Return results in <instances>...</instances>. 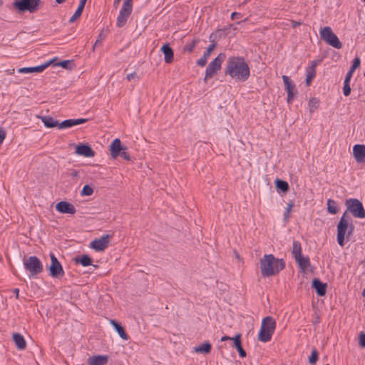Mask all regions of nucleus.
Instances as JSON below:
<instances>
[{"mask_svg": "<svg viewBox=\"0 0 365 365\" xmlns=\"http://www.w3.org/2000/svg\"><path fill=\"white\" fill-rule=\"evenodd\" d=\"M225 74L237 81L244 82L249 78L250 69L243 57L232 56L227 61Z\"/></svg>", "mask_w": 365, "mask_h": 365, "instance_id": "f257e3e1", "label": "nucleus"}, {"mask_svg": "<svg viewBox=\"0 0 365 365\" xmlns=\"http://www.w3.org/2000/svg\"><path fill=\"white\" fill-rule=\"evenodd\" d=\"M284 267V260L274 257L272 254L264 255L260 259L261 274L263 277L275 275Z\"/></svg>", "mask_w": 365, "mask_h": 365, "instance_id": "f03ea898", "label": "nucleus"}, {"mask_svg": "<svg viewBox=\"0 0 365 365\" xmlns=\"http://www.w3.org/2000/svg\"><path fill=\"white\" fill-rule=\"evenodd\" d=\"M354 229V226L350 222L349 217H347L346 212H345L337 225L336 240L341 247L344 245L345 237L348 239L353 234Z\"/></svg>", "mask_w": 365, "mask_h": 365, "instance_id": "7ed1b4c3", "label": "nucleus"}, {"mask_svg": "<svg viewBox=\"0 0 365 365\" xmlns=\"http://www.w3.org/2000/svg\"><path fill=\"white\" fill-rule=\"evenodd\" d=\"M276 328V322L272 317H266L262 319L260 330L258 334V339L262 342H268Z\"/></svg>", "mask_w": 365, "mask_h": 365, "instance_id": "20e7f679", "label": "nucleus"}, {"mask_svg": "<svg viewBox=\"0 0 365 365\" xmlns=\"http://www.w3.org/2000/svg\"><path fill=\"white\" fill-rule=\"evenodd\" d=\"M24 269L29 272V279L35 278L43 271V265L41 261L36 256H30L24 259Z\"/></svg>", "mask_w": 365, "mask_h": 365, "instance_id": "39448f33", "label": "nucleus"}, {"mask_svg": "<svg viewBox=\"0 0 365 365\" xmlns=\"http://www.w3.org/2000/svg\"><path fill=\"white\" fill-rule=\"evenodd\" d=\"M345 205L347 210L349 211L352 215L357 218L365 217V210L362 202L356 198L347 199L345 202Z\"/></svg>", "mask_w": 365, "mask_h": 365, "instance_id": "423d86ee", "label": "nucleus"}, {"mask_svg": "<svg viewBox=\"0 0 365 365\" xmlns=\"http://www.w3.org/2000/svg\"><path fill=\"white\" fill-rule=\"evenodd\" d=\"M321 38L332 47L339 49L342 47V43L337 36L332 31L329 26H325L320 31Z\"/></svg>", "mask_w": 365, "mask_h": 365, "instance_id": "0eeeda50", "label": "nucleus"}, {"mask_svg": "<svg viewBox=\"0 0 365 365\" xmlns=\"http://www.w3.org/2000/svg\"><path fill=\"white\" fill-rule=\"evenodd\" d=\"M225 57L226 56L224 53H220L209 63L205 70L204 82H207V79L212 78L219 70H220L222 63L225 59Z\"/></svg>", "mask_w": 365, "mask_h": 365, "instance_id": "6e6552de", "label": "nucleus"}, {"mask_svg": "<svg viewBox=\"0 0 365 365\" xmlns=\"http://www.w3.org/2000/svg\"><path fill=\"white\" fill-rule=\"evenodd\" d=\"M41 0H17L13 4L19 11H29L30 13H34L38 10Z\"/></svg>", "mask_w": 365, "mask_h": 365, "instance_id": "1a4fd4ad", "label": "nucleus"}, {"mask_svg": "<svg viewBox=\"0 0 365 365\" xmlns=\"http://www.w3.org/2000/svg\"><path fill=\"white\" fill-rule=\"evenodd\" d=\"M51 264L49 266V274L53 278H61L64 275V270L55 255L50 253Z\"/></svg>", "mask_w": 365, "mask_h": 365, "instance_id": "9d476101", "label": "nucleus"}, {"mask_svg": "<svg viewBox=\"0 0 365 365\" xmlns=\"http://www.w3.org/2000/svg\"><path fill=\"white\" fill-rule=\"evenodd\" d=\"M110 235H106L99 239L93 240L90 244V247L96 251H103L108 247Z\"/></svg>", "mask_w": 365, "mask_h": 365, "instance_id": "9b49d317", "label": "nucleus"}, {"mask_svg": "<svg viewBox=\"0 0 365 365\" xmlns=\"http://www.w3.org/2000/svg\"><path fill=\"white\" fill-rule=\"evenodd\" d=\"M282 79L284 83L285 90L287 93V103H292L294 93L297 92L295 85L287 76H282Z\"/></svg>", "mask_w": 365, "mask_h": 365, "instance_id": "f8f14e48", "label": "nucleus"}, {"mask_svg": "<svg viewBox=\"0 0 365 365\" xmlns=\"http://www.w3.org/2000/svg\"><path fill=\"white\" fill-rule=\"evenodd\" d=\"M53 60H50L46 63L34 67H23L18 70L20 73H41L50 66Z\"/></svg>", "mask_w": 365, "mask_h": 365, "instance_id": "ddd939ff", "label": "nucleus"}, {"mask_svg": "<svg viewBox=\"0 0 365 365\" xmlns=\"http://www.w3.org/2000/svg\"><path fill=\"white\" fill-rule=\"evenodd\" d=\"M56 209L60 213L73 215L76 212V209L74 205L66 201L58 202L56 205Z\"/></svg>", "mask_w": 365, "mask_h": 365, "instance_id": "4468645a", "label": "nucleus"}, {"mask_svg": "<svg viewBox=\"0 0 365 365\" xmlns=\"http://www.w3.org/2000/svg\"><path fill=\"white\" fill-rule=\"evenodd\" d=\"M132 11L123 7L120 9L118 16L117 17L116 26L118 28H122L125 25L127 21L131 14Z\"/></svg>", "mask_w": 365, "mask_h": 365, "instance_id": "2eb2a0df", "label": "nucleus"}, {"mask_svg": "<svg viewBox=\"0 0 365 365\" xmlns=\"http://www.w3.org/2000/svg\"><path fill=\"white\" fill-rule=\"evenodd\" d=\"M353 155L358 163H365V145H355L353 147Z\"/></svg>", "mask_w": 365, "mask_h": 365, "instance_id": "dca6fc26", "label": "nucleus"}, {"mask_svg": "<svg viewBox=\"0 0 365 365\" xmlns=\"http://www.w3.org/2000/svg\"><path fill=\"white\" fill-rule=\"evenodd\" d=\"M76 153L86 158H92L95 155V152L86 144H79L76 145Z\"/></svg>", "mask_w": 365, "mask_h": 365, "instance_id": "f3484780", "label": "nucleus"}, {"mask_svg": "<svg viewBox=\"0 0 365 365\" xmlns=\"http://www.w3.org/2000/svg\"><path fill=\"white\" fill-rule=\"evenodd\" d=\"M87 121H88L87 118L67 119V120H65L59 123L58 128L59 129L68 128H71L75 125H78L84 123Z\"/></svg>", "mask_w": 365, "mask_h": 365, "instance_id": "a211bd4d", "label": "nucleus"}, {"mask_svg": "<svg viewBox=\"0 0 365 365\" xmlns=\"http://www.w3.org/2000/svg\"><path fill=\"white\" fill-rule=\"evenodd\" d=\"M216 46V43H215L214 40L212 41V43L209 45V46L207 48V50L204 52L202 56L197 61V64L200 66L203 67L206 65L207 62V59L210 56L211 52L214 50V48Z\"/></svg>", "mask_w": 365, "mask_h": 365, "instance_id": "6ab92c4d", "label": "nucleus"}, {"mask_svg": "<svg viewBox=\"0 0 365 365\" xmlns=\"http://www.w3.org/2000/svg\"><path fill=\"white\" fill-rule=\"evenodd\" d=\"M12 339L18 350H24L26 347V341L24 336L18 332L12 334Z\"/></svg>", "mask_w": 365, "mask_h": 365, "instance_id": "aec40b11", "label": "nucleus"}, {"mask_svg": "<svg viewBox=\"0 0 365 365\" xmlns=\"http://www.w3.org/2000/svg\"><path fill=\"white\" fill-rule=\"evenodd\" d=\"M108 361V356L106 355L92 356L88 359V365H105Z\"/></svg>", "mask_w": 365, "mask_h": 365, "instance_id": "412c9836", "label": "nucleus"}, {"mask_svg": "<svg viewBox=\"0 0 365 365\" xmlns=\"http://www.w3.org/2000/svg\"><path fill=\"white\" fill-rule=\"evenodd\" d=\"M160 51L164 54V59L165 63H170L174 58V53L172 48L168 43H165L160 48Z\"/></svg>", "mask_w": 365, "mask_h": 365, "instance_id": "4be33fe9", "label": "nucleus"}, {"mask_svg": "<svg viewBox=\"0 0 365 365\" xmlns=\"http://www.w3.org/2000/svg\"><path fill=\"white\" fill-rule=\"evenodd\" d=\"M110 154L113 158H116L120 155V151L124 148L121 146L120 139H114L110 144Z\"/></svg>", "mask_w": 365, "mask_h": 365, "instance_id": "5701e85b", "label": "nucleus"}, {"mask_svg": "<svg viewBox=\"0 0 365 365\" xmlns=\"http://www.w3.org/2000/svg\"><path fill=\"white\" fill-rule=\"evenodd\" d=\"M312 287L315 289L317 294L320 296H324L327 292V284L322 282L316 278L312 280Z\"/></svg>", "mask_w": 365, "mask_h": 365, "instance_id": "b1692460", "label": "nucleus"}, {"mask_svg": "<svg viewBox=\"0 0 365 365\" xmlns=\"http://www.w3.org/2000/svg\"><path fill=\"white\" fill-rule=\"evenodd\" d=\"M233 346L236 348L241 358H245L247 355L241 343V334H238L233 337Z\"/></svg>", "mask_w": 365, "mask_h": 365, "instance_id": "393cba45", "label": "nucleus"}, {"mask_svg": "<svg viewBox=\"0 0 365 365\" xmlns=\"http://www.w3.org/2000/svg\"><path fill=\"white\" fill-rule=\"evenodd\" d=\"M302 271L304 272L310 267V260L308 256H299L294 259Z\"/></svg>", "mask_w": 365, "mask_h": 365, "instance_id": "a878e982", "label": "nucleus"}, {"mask_svg": "<svg viewBox=\"0 0 365 365\" xmlns=\"http://www.w3.org/2000/svg\"><path fill=\"white\" fill-rule=\"evenodd\" d=\"M110 324L113 327L115 330L117 331L120 338L124 340H128V336L125 333L123 327L114 319L110 321Z\"/></svg>", "mask_w": 365, "mask_h": 365, "instance_id": "bb28decb", "label": "nucleus"}, {"mask_svg": "<svg viewBox=\"0 0 365 365\" xmlns=\"http://www.w3.org/2000/svg\"><path fill=\"white\" fill-rule=\"evenodd\" d=\"M41 120L46 128H51L56 126L58 127V121L49 115L42 116L41 117Z\"/></svg>", "mask_w": 365, "mask_h": 365, "instance_id": "cd10ccee", "label": "nucleus"}, {"mask_svg": "<svg viewBox=\"0 0 365 365\" xmlns=\"http://www.w3.org/2000/svg\"><path fill=\"white\" fill-rule=\"evenodd\" d=\"M74 262L76 264H81L83 267H87L92 264V259L88 255H83L74 258Z\"/></svg>", "mask_w": 365, "mask_h": 365, "instance_id": "c85d7f7f", "label": "nucleus"}, {"mask_svg": "<svg viewBox=\"0 0 365 365\" xmlns=\"http://www.w3.org/2000/svg\"><path fill=\"white\" fill-rule=\"evenodd\" d=\"M361 60L359 57H356L354 61L351 66L350 67L349 71L346 73L345 78L350 79L352 77L353 73L356 70V68H358L360 66Z\"/></svg>", "mask_w": 365, "mask_h": 365, "instance_id": "c756f323", "label": "nucleus"}, {"mask_svg": "<svg viewBox=\"0 0 365 365\" xmlns=\"http://www.w3.org/2000/svg\"><path fill=\"white\" fill-rule=\"evenodd\" d=\"M275 186L278 190H280L283 192H287L289 190V184L287 182L277 178L274 181Z\"/></svg>", "mask_w": 365, "mask_h": 365, "instance_id": "7c9ffc66", "label": "nucleus"}, {"mask_svg": "<svg viewBox=\"0 0 365 365\" xmlns=\"http://www.w3.org/2000/svg\"><path fill=\"white\" fill-rule=\"evenodd\" d=\"M292 254L294 258H297L302 255V245L299 241L294 240L292 243Z\"/></svg>", "mask_w": 365, "mask_h": 365, "instance_id": "2f4dec72", "label": "nucleus"}, {"mask_svg": "<svg viewBox=\"0 0 365 365\" xmlns=\"http://www.w3.org/2000/svg\"><path fill=\"white\" fill-rule=\"evenodd\" d=\"M327 211L332 215H335L338 212L339 208L337 202L335 200L332 199H329L327 200Z\"/></svg>", "mask_w": 365, "mask_h": 365, "instance_id": "473e14b6", "label": "nucleus"}, {"mask_svg": "<svg viewBox=\"0 0 365 365\" xmlns=\"http://www.w3.org/2000/svg\"><path fill=\"white\" fill-rule=\"evenodd\" d=\"M211 344L209 342H205L195 347V351L197 353L208 354L211 351Z\"/></svg>", "mask_w": 365, "mask_h": 365, "instance_id": "72a5a7b5", "label": "nucleus"}, {"mask_svg": "<svg viewBox=\"0 0 365 365\" xmlns=\"http://www.w3.org/2000/svg\"><path fill=\"white\" fill-rule=\"evenodd\" d=\"M84 7H85V4H83V3L80 2L75 13L70 18V19L68 21L69 23H73L76 19H78L81 16Z\"/></svg>", "mask_w": 365, "mask_h": 365, "instance_id": "f704fd0d", "label": "nucleus"}, {"mask_svg": "<svg viewBox=\"0 0 365 365\" xmlns=\"http://www.w3.org/2000/svg\"><path fill=\"white\" fill-rule=\"evenodd\" d=\"M315 76L316 70H314L313 67H308L306 71V84L307 86H310Z\"/></svg>", "mask_w": 365, "mask_h": 365, "instance_id": "c9c22d12", "label": "nucleus"}, {"mask_svg": "<svg viewBox=\"0 0 365 365\" xmlns=\"http://www.w3.org/2000/svg\"><path fill=\"white\" fill-rule=\"evenodd\" d=\"M199 42V39H193L192 41L190 42H187L184 48H183V51H187L188 53H192L195 48V47L196 46V45Z\"/></svg>", "mask_w": 365, "mask_h": 365, "instance_id": "e433bc0d", "label": "nucleus"}, {"mask_svg": "<svg viewBox=\"0 0 365 365\" xmlns=\"http://www.w3.org/2000/svg\"><path fill=\"white\" fill-rule=\"evenodd\" d=\"M319 105V101L317 98H312L309 99L308 103V106L309 109V112L313 113L314 110L318 108Z\"/></svg>", "mask_w": 365, "mask_h": 365, "instance_id": "4c0bfd02", "label": "nucleus"}, {"mask_svg": "<svg viewBox=\"0 0 365 365\" xmlns=\"http://www.w3.org/2000/svg\"><path fill=\"white\" fill-rule=\"evenodd\" d=\"M350 79H344V86H343V93L345 96H349L351 93V87H350Z\"/></svg>", "mask_w": 365, "mask_h": 365, "instance_id": "58836bf2", "label": "nucleus"}, {"mask_svg": "<svg viewBox=\"0 0 365 365\" xmlns=\"http://www.w3.org/2000/svg\"><path fill=\"white\" fill-rule=\"evenodd\" d=\"M319 353L316 349H313L311 355L309 357V363L312 365L316 364L318 360Z\"/></svg>", "mask_w": 365, "mask_h": 365, "instance_id": "ea45409f", "label": "nucleus"}, {"mask_svg": "<svg viewBox=\"0 0 365 365\" xmlns=\"http://www.w3.org/2000/svg\"><path fill=\"white\" fill-rule=\"evenodd\" d=\"M93 188L88 185H85L83 187V189L81 192V195L82 196H89V195H91L93 194Z\"/></svg>", "mask_w": 365, "mask_h": 365, "instance_id": "a19ab883", "label": "nucleus"}, {"mask_svg": "<svg viewBox=\"0 0 365 365\" xmlns=\"http://www.w3.org/2000/svg\"><path fill=\"white\" fill-rule=\"evenodd\" d=\"M119 156H120L121 158H123V159H125L126 160H130V156L128 154V153L127 152V148H125V147H124V148L120 151Z\"/></svg>", "mask_w": 365, "mask_h": 365, "instance_id": "79ce46f5", "label": "nucleus"}, {"mask_svg": "<svg viewBox=\"0 0 365 365\" xmlns=\"http://www.w3.org/2000/svg\"><path fill=\"white\" fill-rule=\"evenodd\" d=\"M292 207H293V204L292 202L289 203L287 205L286 210L284 211V220H287V219H288L289 217V213H290V211H291Z\"/></svg>", "mask_w": 365, "mask_h": 365, "instance_id": "37998d69", "label": "nucleus"}, {"mask_svg": "<svg viewBox=\"0 0 365 365\" xmlns=\"http://www.w3.org/2000/svg\"><path fill=\"white\" fill-rule=\"evenodd\" d=\"M133 0H124L122 7L133 11Z\"/></svg>", "mask_w": 365, "mask_h": 365, "instance_id": "c03bdc74", "label": "nucleus"}, {"mask_svg": "<svg viewBox=\"0 0 365 365\" xmlns=\"http://www.w3.org/2000/svg\"><path fill=\"white\" fill-rule=\"evenodd\" d=\"M71 61L69 60H65L59 62L57 65L63 68H68V65L71 64Z\"/></svg>", "mask_w": 365, "mask_h": 365, "instance_id": "a18cd8bd", "label": "nucleus"}, {"mask_svg": "<svg viewBox=\"0 0 365 365\" xmlns=\"http://www.w3.org/2000/svg\"><path fill=\"white\" fill-rule=\"evenodd\" d=\"M359 344L361 347H365V333L364 332L359 334Z\"/></svg>", "mask_w": 365, "mask_h": 365, "instance_id": "49530a36", "label": "nucleus"}, {"mask_svg": "<svg viewBox=\"0 0 365 365\" xmlns=\"http://www.w3.org/2000/svg\"><path fill=\"white\" fill-rule=\"evenodd\" d=\"M105 36H103V33H100L99 35L98 36V38L95 42V44L93 46V48H95L96 46H97L98 43H101L103 40L104 39Z\"/></svg>", "mask_w": 365, "mask_h": 365, "instance_id": "de8ad7c7", "label": "nucleus"}, {"mask_svg": "<svg viewBox=\"0 0 365 365\" xmlns=\"http://www.w3.org/2000/svg\"><path fill=\"white\" fill-rule=\"evenodd\" d=\"M6 138V132L3 129L0 128V146L3 143Z\"/></svg>", "mask_w": 365, "mask_h": 365, "instance_id": "09e8293b", "label": "nucleus"}, {"mask_svg": "<svg viewBox=\"0 0 365 365\" xmlns=\"http://www.w3.org/2000/svg\"><path fill=\"white\" fill-rule=\"evenodd\" d=\"M126 78L128 81H130L133 79L138 78L137 76V73L135 72H133L127 75Z\"/></svg>", "mask_w": 365, "mask_h": 365, "instance_id": "8fccbe9b", "label": "nucleus"}, {"mask_svg": "<svg viewBox=\"0 0 365 365\" xmlns=\"http://www.w3.org/2000/svg\"><path fill=\"white\" fill-rule=\"evenodd\" d=\"M242 17V14L238 12H232L231 14V19L232 20L238 19Z\"/></svg>", "mask_w": 365, "mask_h": 365, "instance_id": "3c124183", "label": "nucleus"}, {"mask_svg": "<svg viewBox=\"0 0 365 365\" xmlns=\"http://www.w3.org/2000/svg\"><path fill=\"white\" fill-rule=\"evenodd\" d=\"M228 340L233 341V337H231L229 336H224L221 338L222 341H228Z\"/></svg>", "mask_w": 365, "mask_h": 365, "instance_id": "603ef678", "label": "nucleus"}, {"mask_svg": "<svg viewBox=\"0 0 365 365\" xmlns=\"http://www.w3.org/2000/svg\"><path fill=\"white\" fill-rule=\"evenodd\" d=\"M12 292L15 294L16 297L18 298L19 297V289L18 288H15V289H13Z\"/></svg>", "mask_w": 365, "mask_h": 365, "instance_id": "864d4df0", "label": "nucleus"}, {"mask_svg": "<svg viewBox=\"0 0 365 365\" xmlns=\"http://www.w3.org/2000/svg\"><path fill=\"white\" fill-rule=\"evenodd\" d=\"M120 1L121 0H114V3H113L114 6L117 7L119 5V3L120 2Z\"/></svg>", "mask_w": 365, "mask_h": 365, "instance_id": "5fc2aeb1", "label": "nucleus"}, {"mask_svg": "<svg viewBox=\"0 0 365 365\" xmlns=\"http://www.w3.org/2000/svg\"><path fill=\"white\" fill-rule=\"evenodd\" d=\"M317 61H312V65L309 67H313L314 70H316Z\"/></svg>", "mask_w": 365, "mask_h": 365, "instance_id": "6e6d98bb", "label": "nucleus"}, {"mask_svg": "<svg viewBox=\"0 0 365 365\" xmlns=\"http://www.w3.org/2000/svg\"><path fill=\"white\" fill-rule=\"evenodd\" d=\"M300 24H301V23H300V22H294V23H293V26H294V27H296L297 26H299V25H300Z\"/></svg>", "mask_w": 365, "mask_h": 365, "instance_id": "4d7b16f0", "label": "nucleus"}, {"mask_svg": "<svg viewBox=\"0 0 365 365\" xmlns=\"http://www.w3.org/2000/svg\"><path fill=\"white\" fill-rule=\"evenodd\" d=\"M56 3L58 4H62L65 1V0H56Z\"/></svg>", "mask_w": 365, "mask_h": 365, "instance_id": "13d9d810", "label": "nucleus"}, {"mask_svg": "<svg viewBox=\"0 0 365 365\" xmlns=\"http://www.w3.org/2000/svg\"><path fill=\"white\" fill-rule=\"evenodd\" d=\"M362 296L365 297V288L362 291Z\"/></svg>", "mask_w": 365, "mask_h": 365, "instance_id": "bf43d9fd", "label": "nucleus"}, {"mask_svg": "<svg viewBox=\"0 0 365 365\" xmlns=\"http://www.w3.org/2000/svg\"><path fill=\"white\" fill-rule=\"evenodd\" d=\"M87 0H80L81 3H83V4H86Z\"/></svg>", "mask_w": 365, "mask_h": 365, "instance_id": "052dcab7", "label": "nucleus"}, {"mask_svg": "<svg viewBox=\"0 0 365 365\" xmlns=\"http://www.w3.org/2000/svg\"><path fill=\"white\" fill-rule=\"evenodd\" d=\"M87 0H80L81 3H83V4H86Z\"/></svg>", "mask_w": 365, "mask_h": 365, "instance_id": "680f3d73", "label": "nucleus"}, {"mask_svg": "<svg viewBox=\"0 0 365 365\" xmlns=\"http://www.w3.org/2000/svg\"><path fill=\"white\" fill-rule=\"evenodd\" d=\"M363 1H364V3H365V0H363Z\"/></svg>", "mask_w": 365, "mask_h": 365, "instance_id": "e2e57ef3", "label": "nucleus"}, {"mask_svg": "<svg viewBox=\"0 0 365 365\" xmlns=\"http://www.w3.org/2000/svg\"><path fill=\"white\" fill-rule=\"evenodd\" d=\"M364 76H365V72H364Z\"/></svg>", "mask_w": 365, "mask_h": 365, "instance_id": "0e129e2a", "label": "nucleus"}]
</instances>
